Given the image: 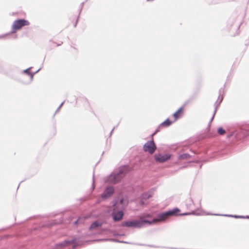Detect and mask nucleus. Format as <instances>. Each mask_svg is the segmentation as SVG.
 <instances>
[{"label":"nucleus","mask_w":249,"mask_h":249,"mask_svg":"<svg viewBox=\"0 0 249 249\" xmlns=\"http://www.w3.org/2000/svg\"><path fill=\"white\" fill-rule=\"evenodd\" d=\"M130 171V168L128 166H125L123 167L119 172L117 174L111 175L109 177V181L111 183H116L121 180L124 177L125 175Z\"/></svg>","instance_id":"obj_1"},{"label":"nucleus","mask_w":249,"mask_h":249,"mask_svg":"<svg viewBox=\"0 0 249 249\" xmlns=\"http://www.w3.org/2000/svg\"><path fill=\"white\" fill-rule=\"evenodd\" d=\"M179 212L180 210L178 208L165 212L159 214L158 218L157 219H153V221L155 222V223H156L157 222L164 221L168 218L170 216L178 215V213Z\"/></svg>","instance_id":"obj_2"},{"label":"nucleus","mask_w":249,"mask_h":249,"mask_svg":"<svg viewBox=\"0 0 249 249\" xmlns=\"http://www.w3.org/2000/svg\"><path fill=\"white\" fill-rule=\"evenodd\" d=\"M146 222L143 218L138 220H128L122 222V226L127 228H140L143 226V222Z\"/></svg>","instance_id":"obj_3"},{"label":"nucleus","mask_w":249,"mask_h":249,"mask_svg":"<svg viewBox=\"0 0 249 249\" xmlns=\"http://www.w3.org/2000/svg\"><path fill=\"white\" fill-rule=\"evenodd\" d=\"M30 25V22L24 19L16 20L13 22L12 26V33H15L17 31L20 30L23 27Z\"/></svg>","instance_id":"obj_4"},{"label":"nucleus","mask_w":249,"mask_h":249,"mask_svg":"<svg viewBox=\"0 0 249 249\" xmlns=\"http://www.w3.org/2000/svg\"><path fill=\"white\" fill-rule=\"evenodd\" d=\"M156 149V145L153 141L147 142L143 146V150L150 154H153Z\"/></svg>","instance_id":"obj_5"},{"label":"nucleus","mask_w":249,"mask_h":249,"mask_svg":"<svg viewBox=\"0 0 249 249\" xmlns=\"http://www.w3.org/2000/svg\"><path fill=\"white\" fill-rule=\"evenodd\" d=\"M186 103L179 108H178L177 111L173 114L174 121H177L178 119L183 116L184 112L185 106Z\"/></svg>","instance_id":"obj_6"},{"label":"nucleus","mask_w":249,"mask_h":249,"mask_svg":"<svg viewBox=\"0 0 249 249\" xmlns=\"http://www.w3.org/2000/svg\"><path fill=\"white\" fill-rule=\"evenodd\" d=\"M112 216L114 221H119L123 219L124 213L122 211L117 212L115 209H114L113 212L112 213Z\"/></svg>","instance_id":"obj_7"},{"label":"nucleus","mask_w":249,"mask_h":249,"mask_svg":"<svg viewBox=\"0 0 249 249\" xmlns=\"http://www.w3.org/2000/svg\"><path fill=\"white\" fill-rule=\"evenodd\" d=\"M170 157L167 155H157L155 156V158L156 161L159 162H163L166 160L169 159Z\"/></svg>","instance_id":"obj_8"},{"label":"nucleus","mask_w":249,"mask_h":249,"mask_svg":"<svg viewBox=\"0 0 249 249\" xmlns=\"http://www.w3.org/2000/svg\"><path fill=\"white\" fill-rule=\"evenodd\" d=\"M114 189L111 187L107 188L104 193L102 195V197L104 199L107 198L113 194Z\"/></svg>","instance_id":"obj_9"},{"label":"nucleus","mask_w":249,"mask_h":249,"mask_svg":"<svg viewBox=\"0 0 249 249\" xmlns=\"http://www.w3.org/2000/svg\"><path fill=\"white\" fill-rule=\"evenodd\" d=\"M151 217V215L149 214H144L142 215H141L140 218H143V219L147 222H143V226L145 224H151L152 223H154L155 222L153 221V219H148V218Z\"/></svg>","instance_id":"obj_10"},{"label":"nucleus","mask_w":249,"mask_h":249,"mask_svg":"<svg viewBox=\"0 0 249 249\" xmlns=\"http://www.w3.org/2000/svg\"><path fill=\"white\" fill-rule=\"evenodd\" d=\"M102 222L100 221H95L92 223L89 227L90 230H98L101 227Z\"/></svg>","instance_id":"obj_11"},{"label":"nucleus","mask_w":249,"mask_h":249,"mask_svg":"<svg viewBox=\"0 0 249 249\" xmlns=\"http://www.w3.org/2000/svg\"><path fill=\"white\" fill-rule=\"evenodd\" d=\"M174 122L175 121H174V120L172 121L170 120L169 119H167L160 124L159 128H160L161 127H167L170 125Z\"/></svg>","instance_id":"obj_12"},{"label":"nucleus","mask_w":249,"mask_h":249,"mask_svg":"<svg viewBox=\"0 0 249 249\" xmlns=\"http://www.w3.org/2000/svg\"><path fill=\"white\" fill-rule=\"evenodd\" d=\"M186 203L187 207L188 208H192L193 205H194V202L191 198H188L186 200Z\"/></svg>","instance_id":"obj_13"},{"label":"nucleus","mask_w":249,"mask_h":249,"mask_svg":"<svg viewBox=\"0 0 249 249\" xmlns=\"http://www.w3.org/2000/svg\"><path fill=\"white\" fill-rule=\"evenodd\" d=\"M69 244H70L69 241H65L60 243L58 245L60 246V248H62V247H65V246L68 245Z\"/></svg>","instance_id":"obj_14"},{"label":"nucleus","mask_w":249,"mask_h":249,"mask_svg":"<svg viewBox=\"0 0 249 249\" xmlns=\"http://www.w3.org/2000/svg\"><path fill=\"white\" fill-rule=\"evenodd\" d=\"M217 132H218V134L221 135H223L225 134V130L223 129L222 127H219L217 130Z\"/></svg>","instance_id":"obj_15"},{"label":"nucleus","mask_w":249,"mask_h":249,"mask_svg":"<svg viewBox=\"0 0 249 249\" xmlns=\"http://www.w3.org/2000/svg\"><path fill=\"white\" fill-rule=\"evenodd\" d=\"M189 157V155L187 154H182L179 156V159H187Z\"/></svg>","instance_id":"obj_16"},{"label":"nucleus","mask_w":249,"mask_h":249,"mask_svg":"<svg viewBox=\"0 0 249 249\" xmlns=\"http://www.w3.org/2000/svg\"><path fill=\"white\" fill-rule=\"evenodd\" d=\"M83 219H83V218H79V219L77 220V221H76V222H75V223H78V224H79V223H81L82 222V221H83Z\"/></svg>","instance_id":"obj_17"},{"label":"nucleus","mask_w":249,"mask_h":249,"mask_svg":"<svg viewBox=\"0 0 249 249\" xmlns=\"http://www.w3.org/2000/svg\"><path fill=\"white\" fill-rule=\"evenodd\" d=\"M75 23L73 24L74 27H75V26H76V24H77V21H78V18H75Z\"/></svg>","instance_id":"obj_18"},{"label":"nucleus","mask_w":249,"mask_h":249,"mask_svg":"<svg viewBox=\"0 0 249 249\" xmlns=\"http://www.w3.org/2000/svg\"><path fill=\"white\" fill-rule=\"evenodd\" d=\"M28 71H29L28 70H25L24 71H25V72H26V73H29V72H28Z\"/></svg>","instance_id":"obj_19"},{"label":"nucleus","mask_w":249,"mask_h":249,"mask_svg":"<svg viewBox=\"0 0 249 249\" xmlns=\"http://www.w3.org/2000/svg\"><path fill=\"white\" fill-rule=\"evenodd\" d=\"M189 214V213H183V214H181V215H188Z\"/></svg>","instance_id":"obj_20"},{"label":"nucleus","mask_w":249,"mask_h":249,"mask_svg":"<svg viewBox=\"0 0 249 249\" xmlns=\"http://www.w3.org/2000/svg\"><path fill=\"white\" fill-rule=\"evenodd\" d=\"M120 202L122 203L123 202V200H121L120 201Z\"/></svg>","instance_id":"obj_21"}]
</instances>
